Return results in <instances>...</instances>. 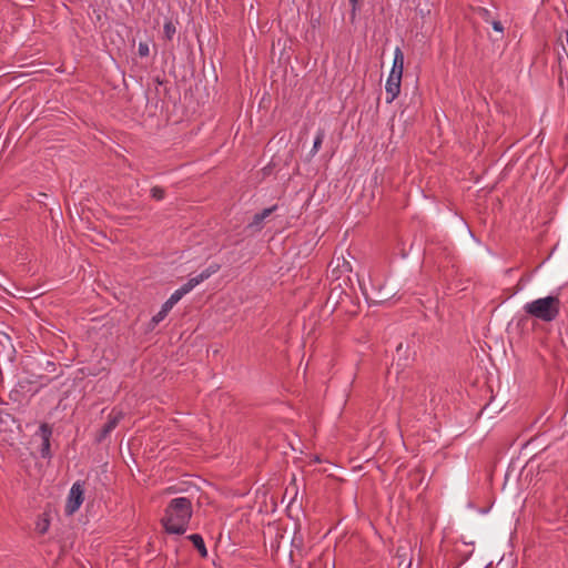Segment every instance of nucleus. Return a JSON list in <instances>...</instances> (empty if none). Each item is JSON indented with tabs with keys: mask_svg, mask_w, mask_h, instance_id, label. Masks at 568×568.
Instances as JSON below:
<instances>
[{
	"mask_svg": "<svg viewBox=\"0 0 568 568\" xmlns=\"http://www.w3.org/2000/svg\"><path fill=\"white\" fill-rule=\"evenodd\" d=\"M192 501L186 497H176L165 507L161 524L168 534L183 535L192 518Z\"/></svg>",
	"mask_w": 568,
	"mask_h": 568,
	"instance_id": "1",
	"label": "nucleus"
},
{
	"mask_svg": "<svg viewBox=\"0 0 568 568\" xmlns=\"http://www.w3.org/2000/svg\"><path fill=\"white\" fill-rule=\"evenodd\" d=\"M561 302L558 296H545L536 298L524 305V311L527 315L549 323L555 321L560 313Z\"/></svg>",
	"mask_w": 568,
	"mask_h": 568,
	"instance_id": "2",
	"label": "nucleus"
},
{
	"mask_svg": "<svg viewBox=\"0 0 568 568\" xmlns=\"http://www.w3.org/2000/svg\"><path fill=\"white\" fill-rule=\"evenodd\" d=\"M220 270V265L213 263L209 265L204 271H202L197 276L191 277L185 284H183L180 288L174 291L171 296L168 298L166 303L172 307L187 293H190L194 287H196L200 283L210 278L213 274H215Z\"/></svg>",
	"mask_w": 568,
	"mask_h": 568,
	"instance_id": "3",
	"label": "nucleus"
},
{
	"mask_svg": "<svg viewBox=\"0 0 568 568\" xmlns=\"http://www.w3.org/2000/svg\"><path fill=\"white\" fill-rule=\"evenodd\" d=\"M84 491L85 487L83 481L78 480L72 485L67 497L64 507V511L67 515H73L79 510L84 500Z\"/></svg>",
	"mask_w": 568,
	"mask_h": 568,
	"instance_id": "4",
	"label": "nucleus"
},
{
	"mask_svg": "<svg viewBox=\"0 0 568 568\" xmlns=\"http://www.w3.org/2000/svg\"><path fill=\"white\" fill-rule=\"evenodd\" d=\"M402 78L403 77H400V75L388 74L386 84H385L386 102L387 103H392L399 95Z\"/></svg>",
	"mask_w": 568,
	"mask_h": 568,
	"instance_id": "5",
	"label": "nucleus"
},
{
	"mask_svg": "<svg viewBox=\"0 0 568 568\" xmlns=\"http://www.w3.org/2000/svg\"><path fill=\"white\" fill-rule=\"evenodd\" d=\"M38 435L41 437L42 444H41V455L42 457L47 458L50 457V438L52 435L51 427L43 423L40 425Z\"/></svg>",
	"mask_w": 568,
	"mask_h": 568,
	"instance_id": "6",
	"label": "nucleus"
},
{
	"mask_svg": "<svg viewBox=\"0 0 568 568\" xmlns=\"http://www.w3.org/2000/svg\"><path fill=\"white\" fill-rule=\"evenodd\" d=\"M123 414L120 410L113 409L108 417V422L102 428L101 438L109 435L119 424V422L122 419Z\"/></svg>",
	"mask_w": 568,
	"mask_h": 568,
	"instance_id": "7",
	"label": "nucleus"
},
{
	"mask_svg": "<svg viewBox=\"0 0 568 568\" xmlns=\"http://www.w3.org/2000/svg\"><path fill=\"white\" fill-rule=\"evenodd\" d=\"M403 71H404V53L400 50V48L397 47L394 50L393 65L389 71V74L403 77Z\"/></svg>",
	"mask_w": 568,
	"mask_h": 568,
	"instance_id": "8",
	"label": "nucleus"
},
{
	"mask_svg": "<svg viewBox=\"0 0 568 568\" xmlns=\"http://www.w3.org/2000/svg\"><path fill=\"white\" fill-rule=\"evenodd\" d=\"M187 539L193 544V546L199 550L201 557L205 558L207 556V550L204 544V540L201 535L192 534L187 536Z\"/></svg>",
	"mask_w": 568,
	"mask_h": 568,
	"instance_id": "9",
	"label": "nucleus"
},
{
	"mask_svg": "<svg viewBox=\"0 0 568 568\" xmlns=\"http://www.w3.org/2000/svg\"><path fill=\"white\" fill-rule=\"evenodd\" d=\"M173 307L171 305H169L166 302L162 305L161 310L159 313H156L152 320H151V324L154 326H156L159 323H161L165 317L166 315L169 314V312L172 310Z\"/></svg>",
	"mask_w": 568,
	"mask_h": 568,
	"instance_id": "10",
	"label": "nucleus"
},
{
	"mask_svg": "<svg viewBox=\"0 0 568 568\" xmlns=\"http://www.w3.org/2000/svg\"><path fill=\"white\" fill-rule=\"evenodd\" d=\"M175 33H176L175 24L171 20H168L163 26V34H164L165 39L172 40Z\"/></svg>",
	"mask_w": 568,
	"mask_h": 568,
	"instance_id": "11",
	"label": "nucleus"
},
{
	"mask_svg": "<svg viewBox=\"0 0 568 568\" xmlns=\"http://www.w3.org/2000/svg\"><path fill=\"white\" fill-rule=\"evenodd\" d=\"M324 138H325L324 131L323 130H318L317 133H316L314 143H313V148L311 150L312 155L316 154L320 151Z\"/></svg>",
	"mask_w": 568,
	"mask_h": 568,
	"instance_id": "12",
	"label": "nucleus"
},
{
	"mask_svg": "<svg viewBox=\"0 0 568 568\" xmlns=\"http://www.w3.org/2000/svg\"><path fill=\"white\" fill-rule=\"evenodd\" d=\"M151 196L156 201H161L165 196V191L161 186H153L151 189Z\"/></svg>",
	"mask_w": 568,
	"mask_h": 568,
	"instance_id": "13",
	"label": "nucleus"
},
{
	"mask_svg": "<svg viewBox=\"0 0 568 568\" xmlns=\"http://www.w3.org/2000/svg\"><path fill=\"white\" fill-rule=\"evenodd\" d=\"M138 51H139V54H140L141 57H146V55H149V53H150V49H149L148 43L140 42L139 48H138Z\"/></svg>",
	"mask_w": 568,
	"mask_h": 568,
	"instance_id": "14",
	"label": "nucleus"
},
{
	"mask_svg": "<svg viewBox=\"0 0 568 568\" xmlns=\"http://www.w3.org/2000/svg\"><path fill=\"white\" fill-rule=\"evenodd\" d=\"M263 223V219L260 216V214H255L252 222L250 223V227H256L260 229L261 224Z\"/></svg>",
	"mask_w": 568,
	"mask_h": 568,
	"instance_id": "15",
	"label": "nucleus"
},
{
	"mask_svg": "<svg viewBox=\"0 0 568 568\" xmlns=\"http://www.w3.org/2000/svg\"><path fill=\"white\" fill-rule=\"evenodd\" d=\"M275 210V206L264 209L260 214V216L263 219V221L271 215V213Z\"/></svg>",
	"mask_w": 568,
	"mask_h": 568,
	"instance_id": "16",
	"label": "nucleus"
},
{
	"mask_svg": "<svg viewBox=\"0 0 568 568\" xmlns=\"http://www.w3.org/2000/svg\"><path fill=\"white\" fill-rule=\"evenodd\" d=\"M349 2L352 4V19H355L356 11H357L358 0H349Z\"/></svg>",
	"mask_w": 568,
	"mask_h": 568,
	"instance_id": "17",
	"label": "nucleus"
},
{
	"mask_svg": "<svg viewBox=\"0 0 568 568\" xmlns=\"http://www.w3.org/2000/svg\"><path fill=\"white\" fill-rule=\"evenodd\" d=\"M491 26H493L494 30L497 31V32H503L504 31V27H503L500 21H493Z\"/></svg>",
	"mask_w": 568,
	"mask_h": 568,
	"instance_id": "18",
	"label": "nucleus"
}]
</instances>
